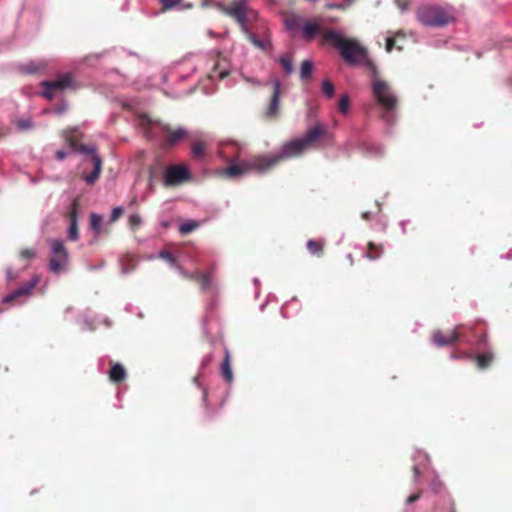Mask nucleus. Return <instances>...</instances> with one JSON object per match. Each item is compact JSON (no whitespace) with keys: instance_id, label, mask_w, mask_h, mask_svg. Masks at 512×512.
Segmentation results:
<instances>
[{"instance_id":"f257e3e1","label":"nucleus","mask_w":512,"mask_h":512,"mask_svg":"<svg viewBox=\"0 0 512 512\" xmlns=\"http://www.w3.org/2000/svg\"><path fill=\"white\" fill-rule=\"evenodd\" d=\"M326 133L323 125L317 124L307 130L302 138L284 143L277 153L255 157L250 167L260 173H265L276 167L282 161L302 155L306 150L314 147L315 143Z\"/></svg>"},{"instance_id":"f03ea898","label":"nucleus","mask_w":512,"mask_h":512,"mask_svg":"<svg viewBox=\"0 0 512 512\" xmlns=\"http://www.w3.org/2000/svg\"><path fill=\"white\" fill-rule=\"evenodd\" d=\"M323 41L336 48L348 65H365L375 71L376 67L369 59L367 49L357 39L346 38L336 30L327 29L323 31Z\"/></svg>"},{"instance_id":"7ed1b4c3","label":"nucleus","mask_w":512,"mask_h":512,"mask_svg":"<svg viewBox=\"0 0 512 512\" xmlns=\"http://www.w3.org/2000/svg\"><path fill=\"white\" fill-rule=\"evenodd\" d=\"M140 125L144 129L146 137L153 138L159 135L162 138L164 149L172 148L188 135L187 130L182 127H173L169 124L154 121L146 115L140 118Z\"/></svg>"},{"instance_id":"20e7f679","label":"nucleus","mask_w":512,"mask_h":512,"mask_svg":"<svg viewBox=\"0 0 512 512\" xmlns=\"http://www.w3.org/2000/svg\"><path fill=\"white\" fill-rule=\"evenodd\" d=\"M42 88L41 95L47 100H53L58 93L65 90H76L79 84L75 75L71 72L61 73L54 80H45L40 83Z\"/></svg>"},{"instance_id":"39448f33","label":"nucleus","mask_w":512,"mask_h":512,"mask_svg":"<svg viewBox=\"0 0 512 512\" xmlns=\"http://www.w3.org/2000/svg\"><path fill=\"white\" fill-rule=\"evenodd\" d=\"M416 17L422 25L429 27H443L453 19L446 9L428 4L417 8Z\"/></svg>"},{"instance_id":"423d86ee","label":"nucleus","mask_w":512,"mask_h":512,"mask_svg":"<svg viewBox=\"0 0 512 512\" xmlns=\"http://www.w3.org/2000/svg\"><path fill=\"white\" fill-rule=\"evenodd\" d=\"M372 90L375 98L384 110L382 118L388 123L392 122V113L397 108L396 96L392 93L389 85L382 80L374 81Z\"/></svg>"},{"instance_id":"0eeeda50","label":"nucleus","mask_w":512,"mask_h":512,"mask_svg":"<svg viewBox=\"0 0 512 512\" xmlns=\"http://www.w3.org/2000/svg\"><path fill=\"white\" fill-rule=\"evenodd\" d=\"M218 8L226 15L233 18L242 29H246L248 23L256 18V12L249 8L247 0H232L228 4H219Z\"/></svg>"},{"instance_id":"6e6552de","label":"nucleus","mask_w":512,"mask_h":512,"mask_svg":"<svg viewBox=\"0 0 512 512\" xmlns=\"http://www.w3.org/2000/svg\"><path fill=\"white\" fill-rule=\"evenodd\" d=\"M51 248V257L49 260V270L54 274H59L67 269L69 254L64 242L59 239L49 241Z\"/></svg>"},{"instance_id":"1a4fd4ad","label":"nucleus","mask_w":512,"mask_h":512,"mask_svg":"<svg viewBox=\"0 0 512 512\" xmlns=\"http://www.w3.org/2000/svg\"><path fill=\"white\" fill-rule=\"evenodd\" d=\"M75 151L90 155V159L87 160L85 164L90 163L93 166V170L90 174L83 172L82 178L86 181V183L94 184L99 178L102 169V159L97 154L96 148L94 146L79 144Z\"/></svg>"},{"instance_id":"9d476101","label":"nucleus","mask_w":512,"mask_h":512,"mask_svg":"<svg viewBox=\"0 0 512 512\" xmlns=\"http://www.w3.org/2000/svg\"><path fill=\"white\" fill-rule=\"evenodd\" d=\"M191 179L189 169L184 165H170L165 173V185L175 186Z\"/></svg>"},{"instance_id":"9b49d317","label":"nucleus","mask_w":512,"mask_h":512,"mask_svg":"<svg viewBox=\"0 0 512 512\" xmlns=\"http://www.w3.org/2000/svg\"><path fill=\"white\" fill-rule=\"evenodd\" d=\"M78 208H79V201H78V199H74L73 202L71 203L70 209L67 214L68 219H69L68 238L71 241H77L79 239Z\"/></svg>"},{"instance_id":"f8f14e48","label":"nucleus","mask_w":512,"mask_h":512,"mask_svg":"<svg viewBox=\"0 0 512 512\" xmlns=\"http://www.w3.org/2000/svg\"><path fill=\"white\" fill-rule=\"evenodd\" d=\"M323 18L316 17L313 20L304 21L302 26L303 37L306 40H313L317 34H321L323 36Z\"/></svg>"},{"instance_id":"ddd939ff","label":"nucleus","mask_w":512,"mask_h":512,"mask_svg":"<svg viewBox=\"0 0 512 512\" xmlns=\"http://www.w3.org/2000/svg\"><path fill=\"white\" fill-rule=\"evenodd\" d=\"M280 93H281V83L279 80L274 82L273 93L271 97V101L269 107L265 112V116L269 119L276 118L279 113V105H280Z\"/></svg>"},{"instance_id":"4468645a","label":"nucleus","mask_w":512,"mask_h":512,"mask_svg":"<svg viewBox=\"0 0 512 512\" xmlns=\"http://www.w3.org/2000/svg\"><path fill=\"white\" fill-rule=\"evenodd\" d=\"M458 338L459 334L456 329L449 330L447 332L438 330L434 332L432 337L434 344H436L439 347L450 345L457 341Z\"/></svg>"},{"instance_id":"2eb2a0df","label":"nucleus","mask_w":512,"mask_h":512,"mask_svg":"<svg viewBox=\"0 0 512 512\" xmlns=\"http://www.w3.org/2000/svg\"><path fill=\"white\" fill-rule=\"evenodd\" d=\"M230 74V63L229 61L218 55L214 65L212 74L210 75L211 78L218 77L219 79H225Z\"/></svg>"},{"instance_id":"dca6fc26","label":"nucleus","mask_w":512,"mask_h":512,"mask_svg":"<svg viewBox=\"0 0 512 512\" xmlns=\"http://www.w3.org/2000/svg\"><path fill=\"white\" fill-rule=\"evenodd\" d=\"M37 282H38V280L35 279V280L25 284L24 286L18 288L13 293L4 297L3 302L11 303L20 296L29 295L32 292V290L35 288Z\"/></svg>"},{"instance_id":"f3484780","label":"nucleus","mask_w":512,"mask_h":512,"mask_svg":"<svg viewBox=\"0 0 512 512\" xmlns=\"http://www.w3.org/2000/svg\"><path fill=\"white\" fill-rule=\"evenodd\" d=\"M127 377V373L123 365L120 363L111 362V368L109 370V379L114 383H121Z\"/></svg>"},{"instance_id":"a211bd4d","label":"nucleus","mask_w":512,"mask_h":512,"mask_svg":"<svg viewBox=\"0 0 512 512\" xmlns=\"http://www.w3.org/2000/svg\"><path fill=\"white\" fill-rule=\"evenodd\" d=\"M221 375L227 383L233 381V372L231 368V355L228 349L224 351V359L221 364Z\"/></svg>"},{"instance_id":"6ab92c4d","label":"nucleus","mask_w":512,"mask_h":512,"mask_svg":"<svg viewBox=\"0 0 512 512\" xmlns=\"http://www.w3.org/2000/svg\"><path fill=\"white\" fill-rule=\"evenodd\" d=\"M384 253V246L382 244H375L374 242H368L367 250L364 254L365 258L369 260H378Z\"/></svg>"},{"instance_id":"aec40b11","label":"nucleus","mask_w":512,"mask_h":512,"mask_svg":"<svg viewBox=\"0 0 512 512\" xmlns=\"http://www.w3.org/2000/svg\"><path fill=\"white\" fill-rule=\"evenodd\" d=\"M284 23L288 30L296 31L299 29L302 30L304 21H303L302 17H300L296 14H290V15L286 16Z\"/></svg>"},{"instance_id":"412c9836","label":"nucleus","mask_w":512,"mask_h":512,"mask_svg":"<svg viewBox=\"0 0 512 512\" xmlns=\"http://www.w3.org/2000/svg\"><path fill=\"white\" fill-rule=\"evenodd\" d=\"M306 247L312 255L320 257L323 255L324 241L310 239L307 241Z\"/></svg>"},{"instance_id":"4be33fe9","label":"nucleus","mask_w":512,"mask_h":512,"mask_svg":"<svg viewBox=\"0 0 512 512\" xmlns=\"http://www.w3.org/2000/svg\"><path fill=\"white\" fill-rule=\"evenodd\" d=\"M494 360V354L492 352H485L476 356V364L479 369L488 368Z\"/></svg>"},{"instance_id":"5701e85b","label":"nucleus","mask_w":512,"mask_h":512,"mask_svg":"<svg viewBox=\"0 0 512 512\" xmlns=\"http://www.w3.org/2000/svg\"><path fill=\"white\" fill-rule=\"evenodd\" d=\"M163 6V10H170L173 8L188 9L192 4H185L183 0H159Z\"/></svg>"},{"instance_id":"b1692460","label":"nucleus","mask_w":512,"mask_h":512,"mask_svg":"<svg viewBox=\"0 0 512 512\" xmlns=\"http://www.w3.org/2000/svg\"><path fill=\"white\" fill-rule=\"evenodd\" d=\"M207 144L204 141H196L192 145V156L195 159L201 160L206 155Z\"/></svg>"},{"instance_id":"393cba45","label":"nucleus","mask_w":512,"mask_h":512,"mask_svg":"<svg viewBox=\"0 0 512 512\" xmlns=\"http://www.w3.org/2000/svg\"><path fill=\"white\" fill-rule=\"evenodd\" d=\"M46 68V64L43 62H30L21 67V70L27 74H36Z\"/></svg>"},{"instance_id":"a878e982","label":"nucleus","mask_w":512,"mask_h":512,"mask_svg":"<svg viewBox=\"0 0 512 512\" xmlns=\"http://www.w3.org/2000/svg\"><path fill=\"white\" fill-rule=\"evenodd\" d=\"M64 137H65V141L69 145V147L73 151H75L79 145L77 135H76V130H74V129L66 130L64 132Z\"/></svg>"},{"instance_id":"bb28decb","label":"nucleus","mask_w":512,"mask_h":512,"mask_svg":"<svg viewBox=\"0 0 512 512\" xmlns=\"http://www.w3.org/2000/svg\"><path fill=\"white\" fill-rule=\"evenodd\" d=\"M279 63L286 75H290L293 72L292 57L290 54L280 56Z\"/></svg>"},{"instance_id":"cd10ccee","label":"nucleus","mask_w":512,"mask_h":512,"mask_svg":"<svg viewBox=\"0 0 512 512\" xmlns=\"http://www.w3.org/2000/svg\"><path fill=\"white\" fill-rule=\"evenodd\" d=\"M313 72V63L310 60H304L301 63L300 77L302 80L309 79Z\"/></svg>"},{"instance_id":"c85d7f7f","label":"nucleus","mask_w":512,"mask_h":512,"mask_svg":"<svg viewBox=\"0 0 512 512\" xmlns=\"http://www.w3.org/2000/svg\"><path fill=\"white\" fill-rule=\"evenodd\" d=\"M244 172H245V170L239 165H231L223 170V174L229 178H234V177L240 176Z\"/></svg>"},{"instance_id":"c756f323","label":"nucleus","mask_w":512,"mask_h":512,"mask_svg":"<svg viewBox=\"0 0 512 512\" xmlns=\"http://www.w3.org/2000/svg\"><path fill=\"white\" fill-rule=\"evenodd\" d=\"M102 217L96 213L90 215V227L96 233L99 234L102 227Z\"/></svg>"},{"instance_id":"7c9ffc66","label":"nucleus","mask_w":512,"mask_h":512,"mask_svg":"<svg viewBox=\"0 0 512 512\" xmlns=\"http://www.w3.org/2000/svg\"><path fill=\"white\" fill-rule=\"evenodd\" d=\"M398 37H401L402 39H404L405 35L402 34L401 32H398L394 37L387 38V40H386V50L388 52H391L394 48H396L398 50H402L401 46H397L396 45V38H398Z\"/></svg>"},{"instance_id":"2f4dec72","label":"nucleus","mask_w":512,"mask_h":512,"mask_svg":"<svg viewBox=\"0 0 512 512\" xmlns=\"http://www.w3.org/2000/svg\"><path fill=\"white\" fill-rule=\"evenodd\" d=\"M198 284L200 286L201 291H203V292L208 291L211 288V286H212V279H211L210 274H208V273L204 274L203 273L202 276L199 279Z\"/></svg>"},{"instance_id":"473e14b6","label":"nucleus","mask_w":512,"mask_h":512,"mask_svg":"<svg viewBox=\"0 0 512 512\" xmlns=\"http://www.w3.org/2000/svg\"><path fill=\"white\" fill-rule=\"evenodd\" d=\"M199 227V223L198 222H195V221H189V222H186V223H183L180 227H179V232L183 235H186L192 231H194L195 229H197Z\"/></svg>"},{"instance_id":"72a5a7b5","label":"nucleus","mask_w":512,"mask_h":512,"mask_svg":"<svg viewBox=\"0 0 512 512\" xmlns=\"http://www.w3.org/2000/svg\"><path fill=\"white\" fill-rule=\"evenodd\" d=\"M349 105H350L349 96L347 94L342 95L338 102V110L342 114H347V112L349 110Z\"/></svg>"},{"instance_id":"f704fd0d","label":"nucleus","mask_w":512,"mask_h":512,"mask_svg":"<svg viewBox=\"0 0 512 512\" xmlns=\"http://www.w3.org/2000/svg\"><path fill=\"white\" fill-rule=\"evenodd\" d=\"M322 91L328 98H332L335 91L333 83L329 80H324L322 83Z\"/></svg>"},{"instance_id":"c9c22d12","label":"nucleus","mask_w":512,"mask_h":512,"mask_svg":"<svg viewBox=\"0 0 512 512\" xmlns=\"http://www.w3.org/2000/svg\"><path fill=\"white\" fill-rule=\"evenodd\" d=\"M16 125H17V128L22 130V131H26V130H29L33 127V122L31 119L27 118V119H19L16 121Z\"/></svg>"},{"instance_id":"e433bc0d","label":"nucleus","mask_w":512,"mask_h":512,"mask_svg":"<svg viewBox=\"0 0 512 512\" xmlns=\"http://www.w3.org/2000/svg\"><path fill=\"white\" fill-rule=\"evenodd\" d=\"M129 225L131 227V229L135 230L137 228L140 227V225L142 224V219L139 215L137 214H132L130 217H129Z\"/></svg>"},{"instance_id":"4c0bfd02","label":"nucleus","mask_w":512,"mask_h":512,"mask_svg":"<svg viewBox=\"0 0 512 512\" xmlns=\"http://www.w3.org/2000/svg\"><path fill=\"white\" fill-rule=\"evenodd\" d=\"M159 256L171 265L177 266V260L170 252L163 250L160 252Z\"/></svg>"},{"instance_id":"58836bf2","label":"nucleus","mask_w":512,"mask_h":512,"mask_svg":"<svg viewBox=\"0 0 512 512\" xmlns=\"http://www.w3.org/2000/svg\"><path fill=\"white\" fill-rule=\"evenodd\" d=\"M183 276L186 278V279H189V280H193L195 282H199V279L200 277L202 276L203 273H201L200 271H194V272H186V271H183Z\"/></svg>"},{"instance_id":"ea45409f","label":"nucleus","mask_w":512,"mask_h":512,"mask_svg":"<svg viewBox=\"0 0 512 512\" xmlns=\"http://www.w3.org/2000/svg\"><path fill=\"white\" fill-rule=\"evenodd\" d=\"M124 213V210L123 208L121 207H116L112 210V213H111V217H110V220L112 222H115L117 221Z\"/></svg>"},{"instance_id":"a19ab883","label":"nucleus","mask_w":512,"mask_h":512,"mask_svg":"<svg viewBox=\"0 0 512 512\" xmlns=\"http://www.w3.org/2000/svg\"><path fill=\"white\" fill-rule=\"evenodd\" d=\"M20 256L25 259H31L35 256V251L33 249L26 248L21 250Z\"/></svg>"},{"instance_id":"79ce46f5","label":"nucleus","mask_w":512,"mask_h":512,"mask_svg":"<svg viewBox=\"0 0 512 512\" xmlns=\"http://www.w3.org/2000/svg\"><path fill=\"white\" fill-rule=\"evenodd\" d=\"M443 487V484L439 481V479H434L431 484V489L434 493H439Z\"/></svg>"},{"instance_id":"37998d69","label":"nucleus","mask_w":512,"mask_h":512,"mask_svg":"<svg viewBox=\"0 0 512 512\" xmlns=\"http://www.w3.org/2000/svg\"><path fill=\"white\" fill-rule=\"evenodd\" d=\"M421 495H422V490H419L418 492L408 496L406 499V503L412 504V503L416 502L421 497Z\"/></svg>"},{"instance_id":"c03bdc74","label":"nucleus","mask_w":512,"mask_h":512,"mask_svg":"<svg viewBox=\"0 0 512 512\" xmlns=\"http://www.w3.org/2000/svg\"><path fill=\"white\" fill-rule=\"evenodd\" d=\"M395 4L402 10L405 11L410 5V0H395Z\"/></svg>"},{"instance_id":"a18cd8bd","label":"nucleus","mask_w":512,"mask_h":512,"mask_svg":"<svg viewBox=\"0 0 512 512\" xmlns=\"http://www.w3.org/2000/svg\"><path fill=\"white\" fill-rule=\"evenodd\" d=\"M347 5L345 4H327L326 5V8L327 9H342L344 10L346 8Z\"/></svg>"},{"instance_id":"49530a36","label":"nucleus","mask_w":512,"mask_h":512,"mask_svg":"<svg viewBox=\"0 0 512 512\" xmlns=\"http://www.w3.org/2000/svg\"><path fill=\"white\" fill-rule=\"evenodd\" d=\"M55 156H56V158L58 160H64L66 158V156H67V153L65 151H63V150H58L56 152Z\"/></svg>"},{"instance_id":"de8ad7c7","label":"nucleus","mask_w":512,"mask_h":512,"mask_svg":"<svg viewBox=\"0 0 512 512\" xmlns=\"http://www.w3.org/2000/svg\"><path fill=\"white\" fill-rule=\"evenodd\" d=\"M414 480L417 481L420 476V471L417 466L413 467Z\"/></svg>"},{"instance_id":"09e8293b","label":"nucleus","mask_w":512,"mask_h":512,"mask_svg":"<svg viewBox=\"0 0 512 512\" xmlns=\"http://www.w3.org/2000/svg\"><path fill=\"white\" fill-rule=\"evenodd\" d=\"M6 275L9 280H14L16 278L11 269H7Z\"/></svg>"},{"instance_id":"8fccbe9b","label":"nucleus","mask_w":512,"mask_h":512,"mask_svg":"<svg viewBox=\"0 0 512 512\" xmlns=\"http://www.w3.org/2000/svg\"><path fill=\"white\" fill-rule=\"evenodd\" d=\"M448 501L450 504V512H456L454 501L450 497H448Z\"/></svg>"},{"instance_id":"3c124183","label":"nucleus","mask_w":512,"mask_h":512,"mask_svg":"<svg viewBox=\"0 0 512 512\" xmlns=\"http://www.w3.org/2000/svg\"><path fill=\"white\" fill-rule=\"evenodd\" d=\"M210 362H211V356H207L204 358L202 365L203 366L208 365Z\"/></svg>"},{"instance_id":"603ef678","label":"nucleus","mask_w":512,"mask_h":512,"mask_svg":"<svg viewBox=\"0 0 512 512\" xmlns=\"http://www.w3.org/2000/svg\"><path fill=\"white\" fill-rule=\"evenodd\" d=\"M252 42H253L255 45H257V46L262 47V45H261L260 41H259V40H257L256 38H253V39H252Z\"/></svg>"},{"instance_id":"864d4df0","label":"nucleus","mask_w":512,"mask_h":512,"mask_svg":"<svg viewBox=\"0 0 512 512\" xmlns=\"http://www.w3.org/2000/svg\"><path fill=\"white\" fill-rule=\"evenodd\" d=\"M206 398H207V393L204 391L203 392V399L206 400Z\"/></svg>"},{"instance_id":"5fc2aeb1","label":"nucleus","mask_w":512,"mask_h":512,"mask_svg":"<svg viewBox=\"0 0 512 512\" xmlns=\"http://www.w3.org/2000/svg\"><path fill=\"white\" fill-rule=\"evenodd\" d=\"M363 217H364V218H366V219H368V214H367V213H364V214H363Z\"/></svg>"}]
</instances>
